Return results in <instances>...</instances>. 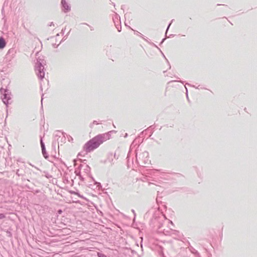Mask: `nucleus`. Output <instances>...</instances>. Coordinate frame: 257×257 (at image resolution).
<instances>
[{
  "instance_id": "2",
  "label": "nucleus",
  "mask_w": 257,
  "mask_h": 257,
  "mask_svg": "<svg viewBox=\"0 0 257 257\" xmlns=\"http://www.w3.org/2000/svg\"><path fill=\"white\" fill-rule=\"evenodd\" d=\"M6 46V42L4 38H0V49L4 48Z\"/></svg>"
},
{
  "instance_id": "3",
  "label": "nucleus",
  "mask_w": 257,
  "mask_h": 257,
  "mask_svg": "<svg viewBox=\"0 0 257 257\" xmlns=\"http://www.w3.org/2000/svg\"><path fill=\"white\" fill-rule=\"evenodd\" d=\"M5 217V215L3 214H0V219H3Z\"/></svg>"
},
{
  "instance_id": "1",
  "label": "nucleus",
  "mask_w": 257,
  "mask_h": 257,
  "mask_svg": "<svg viewBox=\"0 0 257 257\" xmlns=\"http://www.w3.org/2000/svg\"><path fill=\"white\" fill-rule=\"evenodd\" d=\"M104 136L99 135L88 141L83 146V150L86 153H89L97 148L104 142Z\"/></svg>"
}]
</instances>
